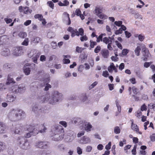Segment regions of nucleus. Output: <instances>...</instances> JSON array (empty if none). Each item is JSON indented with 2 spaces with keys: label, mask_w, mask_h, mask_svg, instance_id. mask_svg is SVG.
Returning a JSON list of instances; mask_svg holds the SVG:
<instances>
[{
  "label": "nucleus",
  "mask_w": 155,
  "mask_h": 155,
  "mask_svg": "<svg viewBox=\"0 0 155 155\" xmlns=\"http://www.w3.org/2000/svg\"><path fill=\"white\" fill-rule=\"evenodd\" d=\"M41 130L39 131L35 129L34 126H32L31 125L28 126L27 127V130L29 132L27 133L25 137L26 138H29L31 136V135L35 136L39 132L43 133L45 132V130H47V128L45 127L44 124L41 125L40 126Z\"/></svg>",
  "instance_id": "nucleus-1"
},
{
  "label": "nucleus",
  "mask_w": 155,
  "mask_h": 155,
  "mask_svg": "<svg viewBox=\"0 0 155 155\" xmlns=\"http://www.w3.org/2000/svg\"><path fill=\"white\" fill-rule=\"evenodd\" d=\"M24 115V112L21 110L12 109L8 115L9 119L12 121H16L21 119L22 115Z\"/></svg>",
  "instance_id": "nucleus-2"
},
{
  "label": "nucleus",
  "mask_w": 155,
  "mask_h": 155,
  "mask_svg": "<svg viewBox=\"0 0 155 155\" xmlns=\"http://www.w3.org/2000/svg\"><path fill=\"white\" fill-rule=\"evenodd\" d=\"M62 95L61 93H59L58 91H55L54 92L52 96V99H50L48 97H43V101H41V103H43L49 101V103L53 104L55 102H58L59 100L61 99Z\"/></svg>",
  "instance_id": "nucleus-3"
},
{
  "label": "nucleus",
  "mask_w": 155,
  "mask_h": 155,
  "mask_svg": "<svg viewBox=\"0 0 155 155\" xmlns=\"http://www.w3.org/2000/svg\"><path fill=\"white\" fill-rule=\"evenodd\" d=\"M55 132L57 133L54 138L55 141H59L62 140L64 137V131L63 127L59 125H57L55 127Z\"/></svg>",
  "instance_id": "nucleus-4"
},
{
  "label": "nucleus",
  "mask_w": 155,
  "mask_h": 155,
  "mask_svg": "<svg viewBox=\"0 0 155 155\" xmlns=\"http://www.w3.org/2000/svg\"><path fill=\"white\" fill-rule=\"evenodd\" d=\"M17 142L19 146L23 149L27 150L30 147L29 142L23 137H18Z\"/></svg>",
  "instance_id": "nucleus-5"
},
{
  "label": "nucleus",
  "mask_w": 155,
  "mask_h": 155,
  "mask_svg": "<svg viewBox=\"0 0 155 155\" xmlns=\"http://www.w3.org/2000/svg\"><path fill=\"white\" fill-rule=\"evenodd\" d=\"M67 30L71 32V36L72 37H74L75 35L77 36H79V35L82 36L84 35V31L82 28H80L78 31L77 29L74 30L72 27H69L68 28Z\"/></svg>",
  "instance_id": "nucleus-6"
},
{
  "label": "nucleus",
  "mask_w": 155,
  "mask_h": 155,
  "mask_svg": "<svg viewBox=\"0 0 155 155\" xmlns=\"http://www.w3.org/2000/svg\"><path fill=\"white\" fill-rule=\"evenodd\" d=\"M25 90V87L24 84L19 85L18 87L17 85L12 86L11 88V90L14 94L18 93H22Z\"/></svg>",
  "instance_id": "nucleus-7"
},
{
  "label": "nucleus",
  "mask_w": 155,
  "mask_h": 155,
  "mask_svg": "<svg viewBox=\"0 0 155 155\" xmlns=\"http://www.w3.org/2000/svg\"><path fill=\"white\" fill-rule=\"evenodd\" d=\"M23 47L22 46L15 47L13 51L14 54L16 56L21 55L23 53Z\"/></svg>",
  "instance_id": "nucleus-8"
},
{
  "label": "nucleus",
  "mask_w": 155,
  "mask_h": 155,
  "mask_svg": "<svg viewBox=\"0 0 155 155\" xmlns=\"http://www.w3.org/2000/svg\"><path fill=\"white\" fill-rule=\"evenodd\" d=\"M49 143L48 142L40 141L36 145L37 147L42 149H46L48 147Z\"/></svg>",
  "instance_id": "nucleus-9"
},
{
  "label": "nucleus",
  "mask_w": 155,
  "mask_h": 155,
  "mask_svg": "<svg viewBox=\"0 0 155 155\" xmlns=\"http://www.w3.org/2000/svg\"><path fill=\"white\" fill-rule=\"evenodd\" d=\"M142 50L143 51V60L146 61L147 60L149 56V51L147 50L145 47L143 48Z\"/></svg>",
  "instance_id": "nucleus-10"
},
{
  "label": "nucleus",
  "mask_w": 155,
  "mask_h": 155,
  "mask_svg": "<svg viewBox=\"0 0 155 155\" xmlns=\"http://www.w3.org/2000/svg\"><path fill=\"white\" fill-rule=\"evenodd\" d=\"M84 127L85 130L88 132L91 131L93 126L90 122H86L84 123Z\"/></svg>",
  "instance_id": "nucleus-11"
},
{
  "label": "nucleus",
  "mask_w": 155,
  "mask_h": 155,
  "mask_svg": "<svg viewBox=\"0 0 155 155\" xmlns=\"http://www.w3.org/2000/svg\"><path fill=\"white\" fill-rule=\"evenodd\" d=\"M131 128L134 131L138 132L140 134H142V132L139 131L138 126L137 124L134 123L133 120L131 123Z\"/></svg>",
  "instance_id": "nucleus-12"
},
{
  "label": "nucleus",
  "mask_w": 155,
  "mask_h": 155,
  "mask_svg": "<svg viewBox=\"0 0 155 155\" xmlns=\"http://www.w3.org/2000/svg\"><path fill=\"white\" fill-rule=\"evenodd\" d=\"M101 54L104 58H107L109 56V52L107 49H104L101 51Z\"/></svg>",
  "instance_id": "nucleus-13"
},
{
  "label": "nucleus",
  "mask_w": 155,
  "mask_h": 155,
  "mask_svg": "<svg viewBox=\"0 0 155 155\" xmlns=\"http://www.w3.org/2000/svg\"><path fill=\"white\" fill-rule=\"evenodd\" d=\"M12 75L11 74H8L7 77V79L5 83L6 85H9L11 83H15V82L13 79L12 78Z\"/></svg>",
  "instance_id": "nucleus-14"
},
{
  "label": "nucleus",
  "mask_w": 155,
  "mask_h": 155,
  "mask_svg": "<svg viewBox=\"0 0 155 155\" xmlns=\"http://www.w3.org/2000/svg\"><path fill=\"white\" fill-rule=\"evenodd\" d=\"M108 70L110 73H112L113 70H114L115 72H117V69L113 63H111L110 66H108Z\"/></svg>",
  "instance_id": "nucleus-15"
},
{
  "label": "nucleus",
  "mask_w": 155,
  "mask_h": 155,
  "mask_svg": "<svg viewBox=\"0 0 155 155\" xmlns=\"http://www.w3.org/2000/svg\"><path fill=\"white\" fill-rule=\"evenodd\" d=\"M23 127L22 126H20L19 125H17L15 128L14 132L15 134H20L22 132Z\"/></svg>",
  "instance_id": "nucleus-16"
},
{
  "label": "nucleus",
  "mask_w": 155,
  "mask_h": 155,
  "mask_svg": "<svg viewBox=\"0 0 155 155\" xmlns=\"http://www.w3.org/2000/svg\"><path fill=\"white\" fill-rule=\"evenodd\" d=\"M103 12V8L101 7L96 6L94 10V13L98 16Z\"/></svg>",
  "instance_id": "nucleus-17"
},
{
  "label": "nucleus",
  "mask_w": 155,
  "mask_h": 155,
  "mask_svg": "<svg viewBox=\"0 0 155 155\" xmlns=\"http://www.w3.org/2000/svg\"><path fill=\"white\" fill-rule=\"evenodd\" d=\"M126 29V27L122 25H121V27L118 30H116L115 32V34L116 35H119L122 33L123 31H125Z\"/></svg>",
  "instance_id": "nucleus-18"
},
{
  "label": "nucleus",
  "mask_w": 155,
  "mask_h": 155,
  "mask_svg": "<svg viewBox=\"0 0 155 155\" xmlns=\"http://www.w3.org/2000/svg\"><path fill=\"white\" fill-rule=\"evenodd\" d=\"M16 97L11 95H8L6 97V101L7 102H11L14 101Z\"/></svg>",
  "instance_id": "nucleus-19"
},
{
  "label": "nucleus",
  "mask_w": 155,
  "mask_h": 155,
  "mask_svg": "<svg viewBox=\"0 0 155 155\" xmlns=\"http://www.w3.org/2000/svg\"><path fill=\"white\" fill-rule=\"evenodd\" d=\"M40 55V54L39 53H35L33 55L32 59L33 61L35 63H37V59L39 58Z\"/></svg>",
  "instance_id": "nucleus-20"
},
{
  "label": "nucleus",
  "mask_w": 155,
  "mask_h": 155,
  "mask_svg": "<svg viewBox=\"0 0 155 155\" xmlns=\"http://www.w3.org/2000/svg\"><path fill=\"white\" fill-rule=\"evenodd\" d=\"M81 140L83 141L82 143L83 144H86L89 143L91 142L90 139L88 137H87L85 136H83L81 138Z\"/></svg>",
  "instance_id": "nucleus-21"
},
{
  "label": "nucleus",
  "mask_w": 155,
  "mask_h": 155,
  "mask_svg": "<svg viewBox=\"0 0 155 155\" xmlns=\"http://www.w3.org/2000/svg\"><path fill=\"white\" fill-rule=\"evenodd\" d=\"M69 2L68 0H64L63 1V3L60 1L58 3V5L60 6H66L69 5Z\"/></svg>",
  "instance_id": "nucleus-22"
},
{
  "label": "nucleus",
  "mask_w": 155,
  "mask_h": 155,
  "mask_svg": "<svg viewBox=\"0 0 155 155\" xmlns=\"http://www.w3.org/2000/svg\"><path fill=\"white\" fill-rule=\"evenodd\" d=\"M23 70L24 72L26 75H28L30 74L31 70L29 67H27L25 65L23 68Z\"/></svg>",
  "instance_id": "nucleus-23"
},
{
  "label": "nucleus",
  "mask_w": 155,
  "mask_h": 155,
  "mask_svg": "<svg viewBox=\"0 0 155 155\" xmlns=\"http://www.w3.org/2000/svg\"><path fill=\"white\" fill-rule=\"evenodd\" d=\"M5 125L2 122H0V134L5 132Z\"/></svg>",
  "instance_id": "nucleus-24"
},
{
  "label": "nucleus",
  "mask_w": 155,
  "mask_h": 155,
  "mask_svg": "<svg viewBox=\"0 0 155 155\" xmlns=\"http://www.w3.org/2000/svg\"><path fill=\"white\" fill-rule=\"evenodd\" d=\"M32 12V10L30 9L28 7H25L23 9V13L26 14H31Z\"/></svg>",
  "instance_id": "nucleus-25"
},
{
  "label": "nucleus",
  "mask_w": 155,
  "mask_h": 155,
  "mask_svg": "<svg viewBox=\"0 0 155 155\" xmlns=\"http://www.w3.org/2000/svg\"><path fill=\"white\" fill-rule=\"evenodd\" d=\"M134 36L135 37H138L139 40L141 41H143L145 38V36L142 34H135Z\"/></svg>",
  "instance_id": "nucleus-26"
},
{
  "label": "nucleus",
  "mask_w": 155,
  "mask_h": 155,
  "mask_svg": "<svg viewBox=\"0 0 155 155\" xmlns=\"http://www.w3.org/2000/svg\"><path fill=\"white\" fill-rule=\"evenodd\" d=\"M141 50V48L140 46H137L135 48L134 52L136 55L137 56H139L140 54V51Z\"/></svg>",
  "instance_id": "nucleus-27"
},
{
  "label": "nucleus",
  "mask_w": 155,
  "mask_h": 155,
  "mask_svg": "<svg viewBox=\"0 0 155 155\" xmlns=\"http://www.w3.org/2000/svg\"><path fill=\"white\" fill-rule=\"evenodd\" d=\"M6 148V146L5 143L0 141V152L3 151Z\"/></svg>",
  "instance_id": "nucleus-28"
},
{
  "label": "nucleus",
  "mask_w": 155,
  "mask_h": 155,
  "mask_svg": "<svg viewBox=\"0 0 155 155\" xmlns=\"http://www.w3.org/2000/svg\"><path fill=\"white\" fill-rule=\"evenodd\" d=\"M90 42V47L91 48H93L94 47V46L97 45V42L96 41H94L92 40H91Z\"/></svg>",
  "instance_id": "nucleus-29"
},
{
  "label": "nucleus",
  "mask_w": 155,
  "mask_h": 155,
  "mask_svg": "<svg viewBox=\"0 0 155 155\" xmlns=\"http://www.w3.org/2000/svg\"><path fill=\"white\" fill-rule=\"evenodd\" d=\"M19 36L22 38H24L27 36V34L25 32H20L18 34Z\"/></svg>",
  "instance_id": "nucleus-30"
},
{
  "label": "nucleus",
  "mask_w": 155,
  "mask_h": 155,
  "mask_svg": "<svg viewBox=\"0 0 155 155\" xmlns=\"http://www.w3.org/2000/svg\"><path fill=\"white\" fill-rule=\"evenodd\" d=\"M47 4L48 6L52 9H54V4L53 2L51 1H49L47 2Z\"/></svg>",
  "instance_id": "nucleus-31"
},
{
  "label": "nucleus",
  "mask_w": 155,
  "mask_h": 155,
  "mask_svg": "<svg viewBox=\"0 0 155 155\" xmlns=\"http://www.w3.org/2000/svg\"><path fill=\"white\" fill-rule=\"evenodd\" d=\"M29 40L28 38H25L24 41L22 43L21 45L25 46H28V45Z\"/></svg>",
  "instance_id": "nucleus-32"
},
{
  "label": "nucleus",
  "mask_w": 155,
  "mask_h": 155,
  "mask_svg": "<svg viewBox=\"0 0 155 155\" xmlns=\"http://www.w3.org/2000/svg\"><path fill=\"white\" fill-rule=\"evenodd\" d=\"M114 132L116 134H118L120 133V130L119 127L118 126L115 127L114 128Z\"/></svg>",
  "instance_id": "nucleus-33"
},
{
  "label": "nucleus",
  "mask_w": 155,
  "mask_h": 155,
  "mask_svg": "<svg viewBox=\"0 0 155 155\" xmlns=\"http://www.w3.org/2000/svg\"><path fill=\"white\" fill-rule=\"evenodd\" d=\"M106 29L108 35H111L112 34V32L110 27L108 25H106Z\"/></svg>",
  "instance_id": "nucleus-34"
},
{
  "label": "nucleus",
  "mask_w": 155,
  "mask_h": 155,
  "mask_svg": "<svg viewBox=\"0 0 155 155\" xmlns=\"http://www.w3.org/2000/svg\"><path fill=\"white\" fill-rule=\"evenodd\" d=\"M132 90L133 92L135 95L137 94L138 92V89L135 86H133L132 87Z\"/></svg>",
  "instance_id": "nucleus-35"
},
{
  "label": "nucleus",
  "mask_w": 155,
  "mask_h": 155,
  "mask_svg": "<svg viewBox=\"0 0 155 155\" xmlns=\"http://www.w3.org/2000/svg\"><path fill=\"white\" fill-rule=\"evenodd\" d=\"M84 49V48L80 47L79 46H77L76 51L78 53H81Z\"/></svg>",
  "instance_id": "nucleus-36"
},
{
  "label": "nucleus",
  "mask_w": 155,
  "mask_h": 155,
  "mask_svg": "<svg viewBox=\"0 0 155 155\" xmlns=\"http://www.w3.org/2000/svg\"><path fill=\"white\" fill-rule=\"evenodd\" d=\"M98 17L100 19L104 20L106 19L107 18V16L106 15L103 14H100L99 15H98Z\"/></svg>",
  "instance_id": "nucleus-37"
},
{
  "label": "nucleus",
  "mask_w": 155,
  "mask_h": 155,
  "mask_svg": "<svg viewBox=\"0 0 155 155\" xmlns=\"http://www.w3.org/2000/svg\"><path fill=\"white\" fill-rule=\"evenodd\" d=\"M59 149L61 151H64L65 149V146L63 144H60L58 146Z\"/></svg>",
  "instance_id": "nucleus-38"
},
{
  "label": "nucleus",
  "mask_w": 155,
  "mask_h": 155,
  "mask_svg": "<svg viewBox=\"0 0 155 155\" xmlns=\"http://www.w3.org/2000/svg\"><path fill=\"white\" fill-rule=\"evenodd\" d=\"M102 41L104 43L107 44L109 42L110 40L108 37H105L103 38Z\"/></svg>",
  "instance_id": "nucleus-39"
},
{
  "label": "nucleus",
  "mask_w": 155,
  "mask_h": 155,
  "mask_svg": "<svg viewBox=\"0 0 155 155\" xmlns=\"http://www.w3.org/2000/svg\"><path fill=\"white\" fill-rule=\"evenodd\" d=\"M116 45H117V47L120 50H122L123 48L121 44L119 42L117 41H115Z\"/></svg>",
  "instance_id": "nucleus-40"
},
{
  "label": "nucleus",
  "mask_w": 155,
  "mask_h": 155,
  "mask_svg": "<svg viewBox=\"0 0 155 155\" xmlns=\"http://www.w3.org/2000/svg\"><path fill=\"white\" fill-rule=\"evenodd\" d=\"M114 23L115 25L118 27H121V25H122V21H115L114 22Z\"/></svg>",
  "instance_id": "nucleus-41"
},
{
  "label": "nucleus",
  "mask_w": 155,
  "mask_h": 155,
  "mask_svg": "<svg viewBox=\"0 0 155 155\" xmlns=\"http://www.w3.org/2000/svg\"><path fill=\"white\" fill-rule=\"evenodd\" d=\"M103 34H101L98 37H96L97 38L96 41L97 42H99L100 41H102L103 39H102L103 37Z\"/></svg>",
  "instance_id": "nucleus-42"
},
{
  "label": "nucleus",
  "mask_w": 155,
  "mask_h": 155,
  "mask_svg": "<svg viewBox=\"0 0 155 155\" xmlns=\"http://www.w3.org/2000/svg\"><path fill=\"white\" fill-rule=\"evenodd\" d=\"M101 49V47L99 45H98L97 46V47L95 48L94 50V52L95 53H98Z\"/></svg>",
  "instance_id": "nucleus-43"
},
{
  "label": "nucleus",
  "mask_w": 155,
  "mask_h": 155,
  "mask_svg": "<svg viewBox=\"0 0 155 155\" xmlns=\"http://www.w3.org/2000/svg\"><path fill=\"white\" fill-rule=\"evenodd\" d=\"M77 153L79 155L81 154L82 153V149L79 147L77 148Z\"/></svg>",
  "instance_id": "nucleus-44"
},
{
  "label": "nucleus",
  "mask_w": 155,
  "mask_h": 155,
  "mask_svg": "<svg viewBox=\"0 0 155 155\" xmlns=\"http://www.w3.org/2000/svg\"><path fill=\"white\" fill-rule=\"evenodd\" d=\"M88 39L86 35H82V36L80 37V40L81 41H87Z\"/></svg>",
  "instance_id": "nucleus-45"
},
{
  "label": "nucleus",
  "mask_w": 155,
  "mask_h": 155,
  "mask_svg": "<svg viewBox=\"0 0 155 155\" xmlns=\"http://www.w3.org/2000/svg\"><path fill=\"white\" fill-rule=\"evenodd\" d=\"M64 14L66 15V16L68 19V23L67 24V25H70L71 23V21L70 18L69 17V14H68L67 13V12H64Z\"/></svg>",
  "instance_id": "nucleus-46"
},
{
  "label": "nucleus",
  "mask_w": 155,
  "mask_h": 155,
  "mask_svg": "<svg viewBox=\"0 0 155 155\" xmlns=\"http://www.w3.org/2000/svg\"><path fill=\"white\" fill-rule=\"evenodd\" d=\"M140 110L142 111L147 110V107L145 104H143L141 107Z\"/></svg>",
  "instance_id": "nucleus-47"
},
{
  "label": "nucleus",
  "mask_w": 155,
  "mask_h": 155,
  "mask_svg": "<svg viewBox=\"0 0 155 155\" xmlns=\"http://www.w3.org/2000/svg\"><path fill=\"white\" fill-rule=\"evenodd\" d=\"M64 64H68L70 63V61L69 59L64 58L63 60Z\"/></svg>",
  "instance_id": "nucleus-48"
},
{
  "label": "nucleus",
  "mask_w": 155,
  "mask_h": 155,
  "mask_svg": "<svg viewBox=\"0 0 155 155\" xmlns=\"http://www.w3.org/2000/svg\"><path fill=\"white\" fill-rule=\"evenodd\" d=\"M41 41V38L38 37H36L34 38L33 40L35 43H38Z\"/></svg>",
  "instance_id": "nucleus-49"
},
{
  "label": "nucleus",
  "mask_w": 155,
  "mask_h": 155,
  "mask_svg": "<svg viewBox=\"0 0 155 155\" xmlns=\"http://www.w3.org/2000/svg\"><path fill=\"white\" fill-rule=\"evenodd\" d=\"M129 52V50L126 49H124L122 51V54L123 55H126Z\"/></svg>",
  "instance_id": "nucleus-50"
},
{
  "label": "nucleus",
  "mask_w": 155,
  "mask_h": 155,
  "mask_svg": "<svg viewBox=\"0 0 155 155\" xmlns=\"http://www.w3.org/2000/svg\"><path fill=\"white\" fill-rule=\"evenodd\" d=\"M59 124L64 127H67V124L66 122L64 121H61L59 122Z\"/></svg>",
  "instance_id": "nucleus-51"
},
{
  "label": "nucleus",
  "mask_w": 155,
  "mask_h": 155,
  "mask_svg": "<svg viewBox=\"0 0 155 155\" xmlns=\"http://www.w3.org/2000/svg\"><path fill=\"white\" fill-rule=\"evenodd\" d=\"M51 86L48 83H47L46 84V86L45 87L44 90L46 91H48L49 88H51Z\"/></svg>",
  "instance_id": "nucleus-52"
},
{
  "label": "nucleus",
  "mask_w": 155,
  "mask_h": 155,
  "mask_svg": "<svg viewBox=\"0 0 155 155\" xmlns=\"http://www.w3.org/2000/svg\"><path fill=\"white\" fill-rule=\"evenodd\" d=\"M109 74L108 71H104L102 73V75L105 77H107L109 75Z\"/></svg>",
  "instance_id": "nucleus-53"
},
{
  "label": "nucleus",
  "mask_w": 155,
  "mask_h": 155,
  "mask_svg": "<svg viewBox=\"0 0 155 155\" xmlns=\"http://www.w3.org/2000/svg\"><path fill=\"white\" fill-rule=\"evenodd\" d=\"M75 14L77 16H79L81 13L80 10L79 9H77L75 11Z\"/></svg>",
  "instance_id": "nucleus-54"
},
{
  "label": "nucleus",
  "mask_w": 155,
  "mask_h": 155,
  "mask_svg": "<svg viewBox=\"0 0 155 155\" xmlns=\"http://www.w3.org/2000/svg\"><path fill=\"white\" fill-rule=\"evenodd\" d=\"M125 33L126 37L127 38H130L131 35V33L127 31H125Z\"/></svg>",
  "instance_id": "nucleus-55"
},
{
  "label": "nucleus",
  "mask_w": 155,
  "mask_h": 155,
  "mask_svg": "<svg viewBox=\"0 0 155 155\" xmlns=\"http://www.w3.org/2000/svg\"><path fill=\"white\" fill-rule=\"evenodd\" d=\"M111 146V143L110 142L108 143V144H107L105 146V149L107 150H109Z\"/></svg>",
  "instance_id": "nucleus-56"
},
{
  "label": "nucleus",
  "mask_w": 155,
  "mask_h": 155,
  "mask_svg": "<svg viewBox=\"0 0 155 155\" xmlns=\"http://www.w3.org/2000/svg\"><path fill=\"white\" fill-rule=\"evenodd\" d=\"M116 104L118 111L119 113H120L121 111V107L119 105V103L118 102H117Z\"/></svg>",
  "instance_id": "nucleus-57"
},
{
  "label": "nucleus",
  "mask_w": 155,
  "mask_h": 155,
  "mask_svg": "<svg viewBox=\"0 0 155 155\" xmlns=\"http://www.w3.org/2000/svg\"><path fill=\"white\" fill-rule=\"evenodd\" d=\"M108 86L110 90L112 91L114 89V84H108Z\"/></svg>",
  "instance_id": "nucleus-58"
},
{
  "label": "nucleus",
  "mask_w": 155,
  "mask_h": 155,
  "mask_svg": "<svg viewBox=\"0 0 155 155\" xmlns=\"http://www.w3.org/2000/svg\"><path fill=\"white\" fill-rule=\"evenodd\" d=\"M82 99L81 101L83 102H85L87 100V98L86 94H84L83 96H82Z\"/></svg>",
  "instance_id": "nucleus-59"
},
{
  "label": "nucleus",
  "mask_w": 155,
  "mask_h": 155,
  "mask_svg": "<svg viewBox=\"0 0 155 155\" xmlns=\"http://www.w3.org/2000/svg\"><path fill=\"white\" fill-rule=\"evenodd\" d=\"M124 68V63H121L120 64L119 66V69L122 71L123 69Z\"/></svg>",
  "instance_id": "nucleus-60"
},
{
  "label": "nucleus",
  "mask_w": 155,
  "mask_h": 155,
  "mask_svg": "<svg viewBox=\"0 0 155 155\" xmlns=\"http://www.w3.org/2000/svg\"><path fill=\"white\" fill-rule=\"evenodd\" d=\"M92 149V147L91 146H88L86 148V151L87 152H90Z\"/></svg>",
  "instance_id": "nucleus-61"
},
{
  "label": "nucleus",
  "mask_w": 155,
  "mask_h": 155,
  "mask_svg": "<svg viewBox=\"0 0 155 155\" xmlns=\"http://www.w3.org/2000/svg\"><path fill=\"white\" fill-rule=\"evenodd\" d=\"M111 58L112 61H117L118 59V58L117 57L113 56L111 57Z\"/></svg>",
  "instance_id": "nucleus-62"
},
{
  "label": "nucleus",
  "mask_w": 155,
  "mask_h": 155,
  "mask_svg": "<svg viewBox=\"0 0 155 155\" xmlns=\"http://www.w3.org/2000/svg\"><path fill=\"white\" fill-rule=\"evenodd\" d=\"M150 139L152 141H155V134H153L150 137Z\"/></svg>",
  "instance_id": "nucleus-63"
},
{
  "label": "nucleus",
  "mask_w": 155,
  "mask_h": 155,
  "mask_svg": "<svg viewBox=\"0 0 155 155\" xmlns=\"http://www.w3.org/2000/svg\"><path fill=\"white\" fill-rule=\"evenodd\" d=\"M84 69V66L82 65H80L79 67L78 68V71H80V72H82Z\"/></svg>",
  "instance_id": "nucleus-64"
}]
</instances>
